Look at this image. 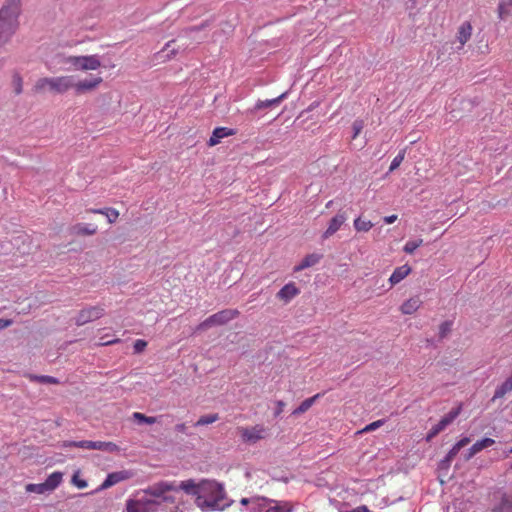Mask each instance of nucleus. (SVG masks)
<instances>
[{
    "mask_svg": "<svg viewBox=\"0 0 512 512\" xmlns=\"http://www.w3.org/2000/svg\"><path fill=\"white\" fill-rule=\"evenodd\" d=\"M12 323H13V321L10 319H0V330L11 326Z\"/></svg>",
    "mask_w": 512,
    "mask_h": 512,
    "instance_id": "nucleus-52",
    "label": "nucleus"
},
{
    "mask_svg": "<svg viewBox=\"0 0 512 512\" xmlns=\"http://www.w3.org/2000/svg\"><path fill=\"white\" fill-rule=\"evenodd\" d=\"M157 422V418L156 417H152V416H146L144 417V423L145 424H149V425H152L154 423Z\"/></svg>",
    "mask_w": 512,
    "mask_h": 512,
    "instance_id": "nucleus-53",
    "label": "nucleus"
},
{
    "mask_svg": "<svg viewBox=\"0 0 512 512\" xmlns=\"http://www.w3.org/2000/svg\"><path fill=\"white\" fill-rule=\"evenodd\" d=\"M510 453H512V448L510 449Z\"/></svg>",
    "mask_w": 512,
    "mask_h": 512,
    "instance_id": "nucleus-59",
    "label": "nucleus"
},
{
    "mask_svg": "<svg viewBox=\"0 0 512 512\" xmlns=\"http://www.w3.org/2000/svg\"><path fill=\"white\" fill-rule=\"evenodd\" d=\"M183 490L186 494L195 496V499L198 497L200 492V483H196L193 479H188L182 481L179 486H177V490Z\"/></svg>",
    "mask_w": 512,
    "mask_h": 512,
    "instance_id": "nucleus-24",
    "label": "nucleus"
},
{
    "mask_svg": "<svg viewBox=\"0 0 512 512\" xmlns=\"http://www.w3.org/2000/svg\"><path fill=\"white\" fill-rule=\"evenodd\" d=\"M353 226L357 232H368L374 225L368 219L357 217L353 222Z\"/></svg>",
    "mask_w": 512,
    "mask_h": 512,
    "instance_id": "nucleus-31",
    "label": "nucleus"
},
{
    "mask_svg": "<svg viewBox=\"0 0 512 512\" xmlns=\"http://www.w3.org/2000/svg\"><path fill=\"white\" fill-rule=\"evenodd\" d=\"M98 227L94 224L78 223L72 227V233L78 236H91L96 234Z\"/></svg>",
    "mask_w": 512,
    "mask_h": 512,
    "instance_id": "nucleus-22",
    "label": "nucleus"
},
{
    "mask_svg": "<svg viewBox=\"0 0 512 512\" xmlns=\"http://www.w3.org/2000/svg\"><path fill=\"white\" fill-rule=\"evenodd\" d=\"M293 505L287 501H275L268 499V506L264 512H292Z\"/></svg>",
    "mask_w": 512,
    "mask_h": 512,
    "instance_id": "nucleus-18",
    "label": "nucleus"
},
{
    "mask_svg": "<svg viewBox=\"0 0 512 512\" xmlns=\"http://www.w3.org/2000/svg\"><path fill=\"white\" fill-rule=\"evenodd\" d=\"M411 273V267L407 264L397 267L389 278L391 286H394L401 282Z\"/></svg>",
    "mask_w": 512,
    "mask_h": 512,
    "instance_id": "nucleus-20",
    "label": "nucleus"
},
{
    "mask_svg": "<svg viewBox=\"0 0 512 512\" xmlns=\"http://www.w3.org/2000/svg\"><path fill=\"white\" fill-rule=\"evenodd\" d=\"M176 429H177L178 431H184V429H185V424H178V425L176 426Z\"/></svg>",
    "mask_w": 512,
    "mask_h": 512,
    "instance_id": "nucleus-57",
    "label": "nucleus"
},
{
    "mask_svg": "<svg viewBox=\"0 0 512 512\" xmlns=\"http://www.w3.org/2000/svg\"><path fill=\"white\" fill-rule=\"evenodd\" d=\"M225 499L226 493L221 484L213 480H202L195 504L202 512L224 510L230 505Z\"/></svg>",
    "mask_w": 512,
    "mask_h": 512,
    "instance_id": "nucleus-1",
    "label": "nucleus"
},
{
    "mask_svg": "<svg viewBox=\"0 0 512 512\" xmlns=\"http://www.w3.org/2000/svg\"><path fill=\"white\" fill-rule=\"evenodd\" d=\"M237 432L241 441L250 445L256 444L268 435V429L262 424H256L251 427H238Z\"/></svg>",
    "mask_w": 512,
    "mask_h": 512,
    "instance_id": "nucleus-7",
    "label": "nucleus"
},
{
    "mask_svg": "<svg viewBox=\"0 0 512 512\" xmlns=\"http://www.w3.org/2000/svg\"><path fill=\"white\" fill-rule=\"evenodd\" d=\"M174 44L175 40H171L168 43H166L165 47L156 54V57L160 59L162 62L174 58L178 53V49L174 47Z\"/></svg>",
    "mask_w": 512,
    "mask_h": 512,
    "instance_id": "nucleus-21",
    "label": "nucleus"
},
{
    "mask_svg": "<svg viewBox=\"0 0 512 512\" xmlns=\"http://www.w3.org/2000/svg\"><path fill=\"white\" fill-rule=\"evenodd\" d=\"M34 379L39 382L48 383V384H58L59 383L58 379H56L55 377L46 376V375L35 376Z\"/></svg>",
    "mask_w": 512,
    "mask_h": 512,
    "instance_id": "nucleus-44",
    "label": "nucleus"
},
{
    "mask_svg": "<svg viewBox=\"0 0 512 512\" xmlns=\"http://www.w3.org/2000/svg\"><path fill=\"white\" fill-rule=\"evenodd\" d=\"M363 128H364V121L361 119L355 120L352 124V129L354 132L352 138L356 139L359 136V134L361 133Z\"/></svg>",
    "mask_w": 512,
    "mask_h": 512,
    "instance_id": "nucleus-41",
    "label": "nucleus"
},
{
    "mask_svg": "<svg viewBox=\"0 0 512 512\" xmlns=\"http://www.w3.org/2000/svg\"><path fill=\"white\" fill-rule=\"evenodd\" d=\"M104 313L105 309L100 305L83 308L77 314L75 318V323L78 326L85 325L91 321L101 318L104 315Z\"/></svg>",
    "mask_w": 512,
    "mask_h": 512,
    "instance_id": "nucleus-10",
    "label": "nucleus"
},
{
    "mask_svg": "<svg viewBox=\"0 0 512 512\" xmlns=\"http://www.w3.org/2000/svg\"><path fill=\"white\" fill-rule=\"evenodd\" d=\"M131 477H132V473L127 470L110 473L107 475L106 479L101 484L100 489L101 490L108 489L111 486H113L121 481L130 479Z\"/></svg>",
    "mask_w": 512,
    "mask_h": 512,
    "instance_id": "nucleus-12",
    "label": "nucleus"
},
{
    "mask_svg": "<svg viewBox=\"0 0 512 512\" xmlns=\"http://www.w3.org/2000/svg\"><path fill=\"white\" fill-rule=\"evenodd\" d=\"M333 201H329L327 204H326V207L329 208L331 205H332Z\"/></svg>",
    "mask_w": 512,
    "mask_h": 512,
    "instance_id": "nucleus-58",
    "label": "nucleus"
},
{
    "mask_svg": "<svg viewBox=\"0 0 512 512\" xmlns=\"http://www.w3.org/2000/svg\"><path fill=\"white\" fill-rule=\"evenodd\" d=\"M384 423H385L384 419H379L377 421H374V422L366 425L361 431H359V433H368V432L374 431V430L380 428L381 426H383Z\"/></svg>",
    "mask_w": 512,
    "mask_h": 512,
    "instance_id": "nucleus-39",
    "label": "nucleus"
},
{
    "mask_svg": "<svg viewBox=\"0 0 512 512\" xmlns=\"http://www.w3.org/2000/svg\"><path fill=\"white\" fill-rule=\"evenodd\" d=\"M462 404L460 403L456 408H453L448 414H446L439 423L442 427L446 428L449 424H451L461 413Z\"/></svg>",
    "mask_w": 512,
    "mask_h": 512,
    "instance_id": "nucleus-29",
    "label": "nucleus"
},
{
    "mask_svg": "<svg viewBox=\"0 0 512 512\" xmlns=\"http://www.w3.org/2000/svg\"><path fill=\"white\" fill-rule=\"evenodd\" d=\"M240 503L248 506V512H262L268 506V499L254 496L251 498H242Z\"/></svg>",
    "mask_w": 512,
    "mask_h": 512,
    "instance_id": "nucleus-11",
    "label": "nucleus"
},
{
    "mask_svg": "<svg viewBox=\"0 0 512 512\" xmlns=\"http://www.w3.org/2000/svg\"><path fill=\"white\" fill-rule=\"evenodd\" d=\"M300 293L299 288L294 282L284 285L277 293V298L285 304L290 302L294 297Z\"/></svg>",
    "mask_w": 512,
    "mask_h": 512,
    "instance_id": "nucleus-14",
    "label": "nucleus"
},
{
    "mask_svg": "<svg viewBox=\"0 0 512 512\" xmlns=\"http://www.w3.org/2000/svg\"><path fill=\"white\" fill-rule=\"evenodd\" d=\"M404 158H405V150H402L392 160V162L390 164V167H389V172H392V171L396 170L401 165V163L403 162Z\"/></svg>",
    "mask_w": 512,
    "mask_h": 512,
    "instance_id": "nucleus-38",
    "label": "nucleus"
},
{
    "mask_svg": "<svg viewBox=\"0 0 512 512\" xmlns=\"http://www.w3.org/2000/svg\"><path fill=\"white\" fill-rule=\"evenodd\" d=\"M72 482L73 484L80 488V489H83V488H86L87 487V482L85 480H82V479H79L77 474H75L72 478Z\"/></svg>",
    "mask_w": 512,
    "mask_h": 512,
    "instance_id": "nucleus-48",
    "label": "nucleus"
},
{
    "mask_svg": "<svg viewBox=\"0 0 512 512\" xmlns=\"http://www.w3.org/2000/svg\"><path fill=\"white\" fill-rule=\"evenodd\" d=\"M512 8V0L507 2H500L498 5V17L503 20L510 15V11Z\"/></svg>",
    "mask_w": 512,
    "mask_h": 512,
    "instance_id": "nucleus-33",
    "label": "nucleus"
},
{
    "mask_svg": "<svg viewBox=\"0 0 512 512\" xmlns=\"http://www.w3.org/2000/svg\"><path fill=\"white\" fill-rule=\"evenodd\" d=\"M421 304L422 301L419 297H412L401 305L400 311L405 315H411L420 308Z\"/></svg>",
    "mask_w": 512,
    "mask_h": 512,
    "instance_id": "nucleus-25",
    "label": "nucleus"
},
{
    "mask_svg": "<svg viewBox=\"0 0 512 512\" xmlns=\"http://www.w3.org/2000/svg\"><path fill=\"white\" fill-rule=\"evenodd\" d=\"M287 96V92L282 93L276 98L268 99V100H258L255 104L254 110H262L265 108H269L273 105L279 104L282 100H284Z\"/></svg>",
    "mask_w": 512,
    "mask_h": 512,
    "instance_id": "nucleus-28",
    "label": "nucleus"
},
{
    "mask_svg": "<svg viewBox=\"0 0 512 512\" xmlns=\"http://www.w3.org/2000/svg\"><path fill=\"white\" fill-rule=\"evenodd\" d=\"M235 134V131L227 127H217L213 130L212 135L208 141V146L213 147L220 143V141L228 136Z\"/></svg>",
    "mask_w": 512,
    "mask_h": 512,
    "instance_id": "nucleus-15",
    "label": "nucleus"
},
{
    "mask_svg": "<svg viewBox=\"0 0 512 512\" xmlns=\"http://www.w3.org/2000/svg\"><path fill=\"white\" fill-rule=\"evenodd\" d=\"M445 428L442 427V425L438 422L436 425H434L430 431L426 435V441L430 442L434 437H436L441 431H443Z\"/></svg>",
    "mask_w": 512,
    "mask_h": 512,
    "instance_id": "nucleus-40",
    "label": "nucleus"
},
{
    "mask_svg": "<svg viewBox=\"0 0 512 512\" xmlns=\"http://www.w3.org/2000/svg\"><path fill=\"white\" fill-rule=\"evenodd\" d=\"M105 216L107 217V220L109 223H114L119 217V211L114 208H108V210L105 211Z\"/></svg>",
    "mask_w": 512,
    "mask_h": 512,
    "instance_id": "nucleus-42",
    "label": "nucleus"
},
{
    "mask_svg": "<svg viewBox=\"0 0 512 512\" xmlns=\"http://www.w3.org/2000/svg\"><path fill=\"white\" fill-rule=\"evenodd\" d=\"M102 82L103 78L99 75H90L84 79H78L77 81H75V77L72 76L71 89H73L77 95L91 93L97 90Z\"/></svg>",
    "mask_w": 512,
    "mask_h": 512,
    "instance_id": "nucleus-9",
    "label": "nucleus"
},
{
    "mask_svg": "<svg viewBox=\"0 0 512 512\" xmlns=\"http://www.w3.org/2000/svg\"><path fill=\"white\" fill-rule=\"evenodd\" d=\"M218 419H219V415L217 413L203 415L197 420V422L195 423V426H204V425L212 424V423L216 422Z\"/></svg>",
    "mask_w": 512,
    "mask_h": 512,
    "instance_id": "nucleus-35",
    "label": "nucleus"
},
{
    "mask_svg": "<svg viewBox=\"0 0 512 512\" xmlns=\"http://www.w3.org/2000/svg\"><path fill=\"white\" fill-rule=\"evenodd\" d=\"M470 438L469 437H463L462 439H460L456 444V448H458L459 450L463 447H465L466 445H468L470 443Z\"/></svg>",
    "mask_w": 512,
    "mask_h": 512,
    "instance_id": "nucleus-50",
    "label": "nucleus"
},
{
    "mask_svg": "<svg viewBox=\"0 0 512 512\" xmlns=\"http://www.w3.org/2000/svg\"><path fill=\"white\" fill-rule=\"evenodd\" d=\"M146 493L152 499L162 502H173V498L168 496L167 493L171 491H177V486L174 482L160 481L145 489Z\"/></svg>",
    "mask_w": 512,
    "mask_h": 512,
    "instance_id": "nucleus-8",
    "label": "nucleus"
},
{
    "mask_svg": "<svg viewBox=\"0 0 512 512\" xmlns=\"http://www.w3.org/2000/svg\"><path fill=\"white\" fill-rule=\"evenodd\" d=\"M63 480V473L56 471L50 474L44 482L48 492L55 490Z\"/></svg>",
    "mask_w": 512,
    "mask_h": 512,
    "instance_id": "nucleus-26",
    "label": "nucleus"
},
{
    "mask_svg": "<svg viewBox=\"0 0 512 512\" xmlns=\"http://www.w3.org/2000/svg\"><path fill=\"white\" fill-rule=\"evenodd\" d=\"M321 258L322 255L316 253L306 255L303 258V260L297 266L294 267V272H299L306 268L316 265L317 263H319Z\"/></svg>",
    "mask_w": 512,
    "mask_h": 512,
    "instance_id": "nucleus-23",
    "label": "nucleus"
},
{
    "mask_svg": "<svg viewBox=\"0 0 512 512\" xmlns=\"http://www.w3.org/2000/svg\"><path fill=\"white\" fill-rule=\"evenodd\" d=\"M472 31L473 27L469 21H465L459 26L456 38L460 43V48H463L464 45L470 40Z\"/></svg>",
    "mask_w": 512,
    "mask_h": 512,
    "instance_id": "nucleus-16",
    "label": "nucleus"
},
{
    "mask_svg": "<svg viewBox=\"0 0 512 512\" xmlns=\"http://www.w3.org/2000/svg\"><path fill=\"white\" fill-rule=\"evenodd\" d=\"M347 220V216L345 212H339L337 213L329 222L327 229L323 233L322 237L324 239L330 238L332 235H334L341 226L345 223Z\"/></svg>",
    "mask_w": 512,
    "mask_h": 512,
    "instance_id": "nucleus-13",
    "label": "nucleus"
},
{
    "mask_svg": "<svg viewBox=\"0 0 512 512\" xmlns=\"http://www.w3.org/2000/svg\"><path fill=\"white\" fill-rule=\"evenodd\" d=\"M422 243H423L422 239L408 241L404 245L403 251L407 254H413L414 251L422 245Z\"/></svg>",
    "mask_w": 512,
    "mask_h": 512,
    "instance_id": "nucleus-37",
    "label": "nucleus"
},
{
    "mask_svg": "<svg viewBox=\"0 0 512 512\" xmlns=\"http://www.w3.org/2000/svg\"><path fill=\"white\" fill-rule=\"evenodd\" d=\"M96 446L95 450H102V451H108V452H118L119 447L117 444L113 442H102V441H95Z\"/></svg>",
    "mask_w": 512,
    "mask_h": 512,
    "instance_id": "nucleus-34",
    "label": "nucleus"
},
{
    "mask_svg": "<svg viewBox=\"0 0 512 512\" xmlns=\"http://www.w3.org/2000/svg\"><path fill=\"white\" fill-rule=\"evenodd\" d=\"M320 397H321V394L317 393L314 396L305 399L304 401L301 402V404L296 409L293 410L292 415L298 416V415H301V414L307 412L312 407V405L315 403V401Z\"/></svg>",
    "mask_w": 512,
    "mask_h": 512,
    "instance_id": "nucleus-27",
    "label": "nucleus"
},
{
    "mask_svg": "<svg viewBox=\"0 0 512 512\" xmlns=\"http://www.w3.org/2000/svg\"><path fill=\"white\" fill-rule=\"evenodd\" d=\"M160 504L159 501L152 499L145 490L138 492L135 499L127 501V512H153Z\"/></svg>",
    "mask_w": 512,
    "mask_h": 512,
    "instance_id": "nucleus-5",
    "label": "nucleus"
},
{
    "mask_svg": "<svg viewBox=\"0 0 512 512\" xmlns=\"http://www.w3.org/2000/svg\"><path fill=\"white\" fill-rule=\"evenodd\" d=\"M72 75H63L57 77L39 78L33 90L35 93H44L50 91L56 94H64L71 90Z\"/></svg>",
    "mask_w": 512,
    "mask_h": 512,
    "instance_id": "nucleus-3",
    "label": "nucleus"
},
{
    "mask_svg": "<svg viewBox=\"0 0 512 512\" xmlns=\"http://www.w3.org/2000/svg\"><path fill=\"white\" fill-rule=\"evenodd\" d=\"M13 85L16 94H20L22 92L23 80L19 74L13 76Z\"/></svg>",
    "mask_w": 512,
    "mask_h": 512,
    "instance_id": "nucleus-43",
    "label": "nucleus"
},
{
    "mask_svg": "<svg viewBox=\"0 0 512 512\" xmlns=\"http://www.w3.org/2000/svg\"><path fill=\"white\" fill-rule=\"evenodd\" d=\"M102 342L100 345H110L119 342V339H113V340H104V338L101 339Z\"/></svg>",
    "mask_w": 512,
    "mask_h": 512,
    "instance_id": "nucleus-55",
    "label": "nucleus"
},
{
    "mask_svg": "<svg viewBox=\"0 0 512 512\" xmlns=\"http://www.w3.org/2000/svg\"><path fill=\"white\" fill-rule=\"evenodd\" d=\"M512 392V376L503 382L496 390L493 396L494 399L502 398L507 393Z\"/></svg>",
    "mask_w": 512,
    "mask_h": 512,
    "instance_id": "nucleus-30",
    "label": "nucleus"
},
{
    "mask_svg": "<svg viewBox=\"0 0 512 512\" xmlns=\"http://www.w3.org/2000/svg\"><path fill=\"white\" fill-rule=\"evenodd\" d=\"M25 490L28 493H37V494H44V493L48 492L44 485V482L39 483V484H33V483L27 484L25 486Z\"/></svg>",
    "mask_w": 512,
    "mask_h": 512,
    "instance_id": "nucleus-36",
    "label": "nucleus"
},
{
    "mask_svg": "<svg viewBox=\"0 0 512 512\" xmlns=\"http://www.w3.org/2000/svg\"><path fill=\"white\" fill-rule=\"evenodd\" d=\"M147 347V342L145 340H142V339H138L134 342V352L135 353H141L145 350V348Z\"/></svg>",
    "mask_w": 512,
    "mask_h": 512,
    "instance_id": "nucleus-47",
    "label": "nucleus"
},
{
    "mask_svg": "<svg viewBox=\"0 0 512 512\" xmlns=\"http://www.w3.org/2000/svg\"><path fill=\"white\" fill-rule=\"evenodd\" d=\"M285 403L282 400L276 401V409L274 412V416L278 417L284 410Z\"/></svg>",
    "mask_w": 512,
    "mask_h": 512,
    "instance_id": "nucleus-49",
    "label": "nucleus"
},
{
    "mask_svg": "<svg viewBox=\"0 0 512 512\" xmlns=\"http://www.w3.org/2000/svg\"><path fill=\"white\" fill-rule=\"evenodd\" d=\"M68 65L67 70L89 71L101 67V61L97 55L63 56L60 61Z\"/></svg>",
    "mask_w": 512,
    "mask_h": 512,
    "instance_id": "nucleus-4",
    "label": "nucleus"
},
{
    "mask_svg": "<svg viewBox=\"0 0 512 512\" xmlns=\"http://www.w3.org/2000/svg\"><path fill=\"white\" fill-rule=\"evenodd\" d=\"M459 449L456 448V446L454 445L450 450L449 452L447 453L445 459L443 460V463H447V464H450V462L456 457V455L459 453Z\"/></svg>",
    "mask_w": 512,
    "mask_h": 512,
    "instance_id": "nucleus-45",
    "label": "nucleus"
},
{
    "mask_svg": "<svg viewBox=\"0 0 512 512\" xmlns=\"http://www.w3.org/2000/svg\"><path fill=\"white\" fill-rule=\"evenodd\" d=\"M396 220H397V215H390V216L384 217V222L387 223V224H392Z\"/></svg>",
    "mask_w": 512,
    "mask_h": 512,
    "instance_id": "nucleus-54",
    "label": "nucleus"
},
{
    "mask_svg": "<svg viewBox=\"0 0 512 512\" xmlns=\"http://www.w3.org/2000/svg\"><path fill=\"white\" fill-rule=\"evenodd\" d=\"M494 444H495V440L492 439V438H483V439L475 442L469 448V451H468V454L466 456V459L467 460L471 459L474 455H476L477 453H479L483 449L488 448V447H490V446H492Z\"/></svg>",
    "mask_w": 512,
    "mask_h": 512,
    "instance_id": "nucleus-19",
    "label": "nucleus"
},
{
    "mask_svg": "<svg viewBox=\"0 0 512 512\" xmlns=\"http://www.w3.org/2000/svg\"><path fill=\"white\" fill-rule=\"evenodd\" d=\"M63 446L64 447H77V448L89 449V450H95V447H97L95 444V441H88V440L68 441V442H64Z\"/></svg>",
    "mask_w": 512,
    "mask_h": 512,
    "instance_id": "nucleus-32",
    "label": "nucleus"
},
{
    "mask_svg": "<svg viewBox=\"0 0 512 512\" xmlns=\"http://www.w3.org/2000/svg\"><path fill=\"white\" fill-rule=\"evenodd\" d=\"M21 0H6L0 9V47L7 44L19 27Z\"/></svg>",
    "mask_w": 512,
    "mask_h": 512,
    "instance_id": "nucleus-2",
    "label": "nucleus"
},
{
    "mask_svg": "<svg viewBox=\"0 0 512 512\" xmlns=\"http://www.w3.org/2000/svg\"><path fill=\"white\" fill-rule=\"evenodd\" d=\"M108 210V208H102V209H90L89 212L95 213V214H102L105 215V211Z\"/></svg>",
    "mask_w": 512,
    "mask_h": 512,
    "instance_id": "nucleus-56",
    "label": "nucleus"
},
{
    "mask_svg": "<svg viewBox=\"0 0 512 512\" xmlns=\"http://www.w3.org/2000/svg\"><path fill=\"white\" fill-rule=\"evenodd\" d=\"M144 417H145V414L140 413V412H134L132 414V418L134 420L138 421L139 423H144Z\"/></svg>",
    "mask_w": 512,
    "mask_h": 512,
    "instance_id": "nucleus-51",
    "label": "nucleus"
},
{
    "mask_svg": "<svg viewBox=\"0 0 512 512\" xmlns=\"http://www.w3.org/2000/svg\"><path fill=\"white\" fill-rule=\"evenodd\" d=\"M240 312L237 309H224L221 310L201 322L197 326V330H206L212 326H220L228 323L229 321L237 318Z\"/></svg>",
    "mask_w": 512,
    "mask_h": 512,
    "instance_id": "nucleus-6",
    "label": "nucleus"
},
{
    "mask_svg": "<svg viewBox=\"0 0 512 512\" xmlns=\"http://www.w3.org/2000/svg\"><path fill=\"white\" fill-rule=\"evenodd\" d=\"M491 512H512V495L502 493L499 500L493 505Z\"/></svg>",
    "mask_w": 512,
    "mask_h": 512,
    "instance_id": "nucleus-17",
    "label": "nucleus"
},
{
    "mask_svg": "<svg viewBox=\"0 0 512 512\" xmlns=\"http://www.w3.org/2000/svg\"><path fill=\"white\" fill-rule=\"evenodd\" d=\"M451 330V322L445 321L439 327V335L444 338Z\"/></svg>",
    "mask_w": 512,
    "mask_h": 512,
    "instance_id": "nucleus-46",
    "label": "nucleus"
}]
</instances>
